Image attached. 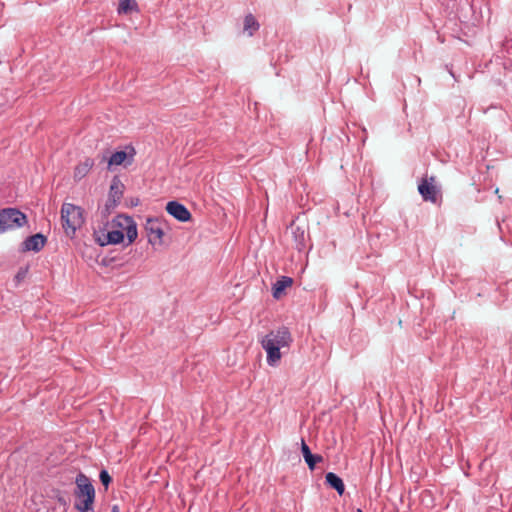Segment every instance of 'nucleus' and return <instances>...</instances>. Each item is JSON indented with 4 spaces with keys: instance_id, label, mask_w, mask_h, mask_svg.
Instances as JSON below:
<instances>
[{
    "instance_id": "obj_10",
    "label": "nucleus",
    "mask_w": 512,
    "mask_h": 512,
    "mask_svg": "<svg viewBox=\"0 0 512 512\" xmlns=\"http://www.w3.org/2000/svg\"><path fill=\"white\" fill-rule=\"evenodd\" d=\"M124 232L121 229H114L110 231H100L97 233V242L100 246H106L110 244H119L124 240Z\"/></svg>"
},
{
    "instance_id": "obj_20",
    "label": "nucleus",
    "mask_w": 512,
    "mask_h": 512,
    "mask_svg": "<svg viewBox=\"0 0 512 512\" xmlns=\"http://www.w3.org/2000/svg\"><path fill=\"white\" fill-rule=\"evenodd\" d=\"M138 10V4L136 0H120L119 6H118V13L119 14H127L132 11Z\"/></svg>"
},
{
    "instance_id": "obj_26",
    "label": "nucleus",
    "mask_w": 512,
    "mask_h": 512,
    "mask_svg": "<svg viewBox=\"0 0 512 512\" xmlns=\"http://www.w3.org/2000/svg\"><path fill=\"white\" fill-rule=\"evenodd\" d=\"M57 500L60 504L66 505V500L63 497H58Z\"/></svg>"
},
{
    "instance_id": "obj_5",
    "label": "nucleus",
    "mask_w": 512,
    "mask_h": 512,
    "mask_svg": "<svg viewBox=\"0 0 512 512\" xmlns=\"http://www.w3.org/2000/svg\"><path fill=\"white\" fill-rule=\"evenodd\" d=\"M135 154L136 151L132 146H127L125 150L114 152L108 159V170L111 171L114 166L123 165L124 167H127L131 165Z\"/></svg>"
},
{
    "instance_id": "obj_8",
    "label": "nucleus",
    "mask_w": 512,
    "mask_h": 512,
    "mask_svg": "<svg viewBox=\"0 0 512 512\" xmlns=\"http://www.w3.org/2000/svg\"><path fill=\"white\" fill-rule=\"evenodd\" d=\"M112 223L115 226L126 231V237L128 240L127 245L132 244L136 240L138 236L137 225L132 217L119 215L116 219L112 221Z\"/></svg>"
},
{
    "instance_id": "obj_15",
    "label": "nucleus",
    "mask_w": 512,
    "mask_h": 512,
    "mask_svg": "<svg viewBox=\"0 0 512 512\" xmlns=\"http://www.w3.org/2000/svg\"><path fill=\"white\" fill-rule=\"evenodd\" d=\"M292 236L294 240L295 249L302 252L306 248V233L302 227L296 226L292 228Z\"/></svg>"
},
{
    "instance_id": "obj_23",
    "label": "nucleus",
    "mask_w": 512,
    "mask_h": 512,
    "mask_svg": "<svg viewBox=\"0 0 512 512\" xmlns=\"http://www.w3.org/2000/svg\"><path fill=\"white\" fill-rule=\"evenodd\" d=\"M27 273H28V266L26 267H21L19 269V271L17 272V274L15 275V282L17 284H19L21 281H23L25 279V277L27 276Z\"/></svg>"
},
{
    "instance_id": "obj_6",
    "label": "nucleus",
    "mask_w": 512,
    "mask_h": 512,
    "mask_svg": "<svg viewBox=\"0 0 512 512\" xmlns=\"http://www.w3.org/2000/svg\"><path fill=\"white\" fill-rule=\"evenodd\" d=\"M76 489L74 494L77 499L85 498H95V488L89 479L84 473L80 472L77 474L75 479Z\"/></svg>"
},
{
    "instance_id": "obj_13",
    "label": "nucleus",
    "mask_w": 512,
    "mask_h": 512,
    "mask_svg": "<svg viewBox=\"0 0 512 512\" xmlns=\"http://www.w3.org/2000/svg\"><path fill=\"white\" fill-rule=\"evenodd\" d=\"M293 279L289 276H281L276 280L272 286V295L275 299H279L285 292V289L290 287Z\"/></svg>"
},
{
    "instance_id": "obj_14",
    "label": "nucleus",
    "mask_w": 512,
    "mask_h": 512,
    "mask_svg": "<svg viewBox=\"0 0 512 512\" xmlns=\"http://www.w3.org/2000/svg\"><path fill=\"white\" fill-rule=\"evenodd\" d=\"M326 484L334 489L340 496L345 492V485L343 480L334 472H328L325 475Z\"/></svg>"
},
{
    "instance_id": "obj_28",
    "label": "nucleus",
    "mask_w": 512,
    "mask_h": 512,
    "mask_svg": "<svg viewBox=\"0 0 512 512\" xmlns=\"http://www.w3.org/2000/svg\"><path fill=\"white\" fill-rule=\"evenodd\" d=\"M356 512H363V510L358 508V509H356Z\"/></svg>"
},
{
    "instance_id": "obj_24",
    "label": "nucleus",
    "mask_w": 512,
    "mask_h": 512,
    "mask_svg": "<svg viewBox=\"0 0 512 512\" xmlns=\"http://www.w3.org/2000/svg\"><path fill=\"white\" fill-rule=\"evenodd\" d=\"M140 201L138 198L131 199L130 204L131 206H137L139 205Z\"/></svg>"
},
{
    "instance_id": "obj_11",
    "label": "nucleus",
    "mask_w": 512,
    "mask_h": 512,
    "mask_svg": "<svg viewBox=\"0 0 512 512\" xmlns=\"http://www.w3.org/2000/svg\"><path fill=\"white\" fill-rule=\"evenodd\" d=\"M47 242V238L42 233H36L27 237L22 243L23 251L39 252Z\"/></svg>"
},
{
    "instance_id": "obj_27",
    "label": "nucleus",
    "mask_w": 512,
    "mask_h": 512,
    "mask_svg": "<svg viewBox=\"0 0 512 512\" xmlns=\"http://www.w3.org/2000/svg\"><path fill=\"white\" fill-rule=\"evenodd\" d=\"M450 74H451V76H452L454 79H456V77H455V75H454V73H453L452 71H450Z\"/></svg>"
},
{
    "instance_id": "obj_22",
    "label": "nucleus",
    "mask_w": 512,
    "mask_h": 512,
    "mask_svg": "<svg viewBox=\"0 0 512 512\" xmlns=\"http://www.w3.org/2000/svg\"><path fill=\"white\" fill-rule=\"evenodd\" d=\"M120 201L116 199H111L108 197L106 203H105V212L107 214H110L112 210H114L118 205Z\"/></svg>"
},
{
    "instance_id": "obj_21",
    "label": "nucleus",
    "mask_w": 512,
    "mask_h": 512,
    "mask_svg": "<svg viewBox=\"0 0 512 512\" xmlns=\"http://www.w3.org/2000/svg\"><path fill=\"white\" fill-rule=\"evenodd\" d=\"M99 479H100L101 483L105 486V488H108L109 484L112 481V477L110 476L108 471L105 469L100 471Z\"/></svg>"
},
{
    "instance_id": "obj_2",
    "label": "nucleus",
    "mask_w": 512,
    "mask_h": 512,
    "mask_svg": "<svg viewBox=\"0 0 512 512\" xmlns=\"http://www.w3.org/2000/svg\"><path fill=\"white\" fill-rule=\"evenodd\" d=\"M61 220L65 233L73 237L85 222L83 209L72 203H64L61 207Z\"/></svg>"
},
{
    "instance_id": "obj_7",
    "label": "nucleus",
    "mask_w": 512,
    "mask_h": 512,
    "mask_svg": "<svg viewBox=\"0 0 512 512\" xmlns=\"http://www.w3.org/2000/svg\"><path fill=\"white\" fill-rule=\"evenodd\" d=\"M435 177H423L418 184V192L424 201L436 203L438 199L439 190L434 185Z\"/></svg>"
},
{
    "instance_id": "obj_1",
    "label": "nucleus",
    "mask_w": 512,
    "mask_h": 512,
    "mask_svg": "<svg viewBox=\"0 0 512 512\" xmlns=\"http://www.w3.org/2000/svg\"><path fill=\"white\" fill-rule=\"evenodd\" d=\"M292 341V335L286 326L266 334L261 340V346L266 352L267 364L271 367L277 366L282 357L281 349L289 348Z\"/></svg>"
},
{
    "instance_id": "obj_18",
    "label": "nucleus",
    "mask_w": 512,
    "mask_h": 512,
    "mask_svg": "<svg viewBox=\"0 0 512 512\" xmlns=\"http://www.w3.org/2000/svg\"><path fill=\"white\" fill-rule=\"evenodd\" d=\"M259 27V23L252 14L245 16L243 29L249 36H252L259 29Z\"/></svg>"
},
{
    "instance_id": "obj_12",
    "label": "nucleus",
    "mask_w": 512,
    "mask_h": 512,
    "mask_svg": "<svg viewBox=\"0 0 512 512\" xmlns=\"http://www.w3.org/2000/svg\"><path fill=\"white\" fill-rule=\"evenodd\" d=\"M301 452L304 458L305 463L307 464L308 468L313 471L316 467V465L323 461V457L319 454H313L309 448V446L306 444L304 439H301Z\"/></svg>"
},
{
    "instance_id": "obj_16",
    "label": "nucleus",
    "mask_w": 512,
    "mask_h": 512,
    "mask_svg": "<svg viewBox=\"0 0 512 512\" xmlns=\"http://www.w3.org/2000/svg\"><path fill=\"white\" fill-rule=\"evenodd\" d=\"M94 165V161L91 158H86L83 162L79 163L74 170L75 180H81L84 178Z\"/></svg>"
},
{
    "instance_id": "obj_9",
    "label": "nucleus",
    "mask_w": 512,
    "mask_h": 512,
    "mask_svg": "<svg viewBox=\"0 0 512 512\" xmlns=\"http://www.w3.org/2000/svg\"><path fill=\"white\" fill-rule=\"evenodd\" d=\"M166 211L179 222H188L192 217L188 208L176 200L169 201L166 204Z\"/></svg>"
},
{
    "instance_id": "obj_4",
    "label": "nucleus",
    "mask_w": 512,
    "mask_h": 512,
    "mask_svg": "<svg viewBox=\"0 0 512 512\" xmlns=\"http://www.w3.org/2000/svg\"><path fill=\"white\" fill-rule=\"evenodd\" d=\"M148 243L153 247L161 246L163 243L164 230L162 223L156 218H148L145 224Z\"/></svg>"
},
{
    "instance_id": "obj_19",
    "label": "nucleus",
    "mask_w": 512,
    "mask_h": 512,
    "mask_svg": "<svg viewBox=\"0 0 512 512\" xmlns=\"http://www.w3.org/2000/svg\"><path fill=\"white\" fill-rule=\"evenodd\" d=\"M94 501H95V498L82 497V499H78V501L75 503L74 507L79 512H94V509H93Z\"/></svg>"
},
{
    "instance_id": "obj_17",
    "label": "nucleus",
    "mask_w": 512,
    "mask_h": 512,
    "mask_svg": "<svg viewBox=\"0 0 512 512\" xmlns=\"http://www.w3.org/2000/svg\"><path fill=\"white\" fill-rule=\"evenodd\" d=\"M123 192H124V185L121 183L120 179L117 176L113 177L110 188H109L108 197L111 199H116L118 201H121Z\"/></svg>"
},
{
    "instance_id": "obj_3",
    "label": "nucleus",
    "mask_w": 512,
    "mask_h": 512,
    "mask_svg": "<svg viewBox=\"0 0 512 512\" xmlns=\"http://www.w3.org/2000/svg\"><path fill=\"white\" fill-rule=\"evenodd\" d=\"M27 223V216L16 208L0 210V233L23 227Z\"/></svg>"
},
{
    "instance_id": "obj_25",
    "label": "nucleus",
    "mask_w": 512,
    "mask_h": 512,
    "mask_svg": "<svg viewBox=\"0 0 512 512\" xmlns=\"http://www.w3.org/2000/svg\"><path fill=\"white\" fill-rule=\"evenodd\" d=\"M111 512H120V508H119V506H118V505H113V506L111 507Z\"/></svg>"
}]
</instances>
